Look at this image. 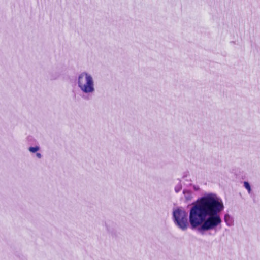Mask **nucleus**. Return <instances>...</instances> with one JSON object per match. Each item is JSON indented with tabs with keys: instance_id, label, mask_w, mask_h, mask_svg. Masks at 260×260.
I'll return each mask as SVG.
<instances>
[{
	"instance_id": "f257e3e1",
	"label": "nucleus",
	"mask_w": 260,
	"mask_h": 260,
	"mask_svg": "<svg viewBox=\"0 0 260 260\" xmlns=\"http://www.w3.org/2000/svg\"><path fill=\"white\" fill-rule=\"evenodd\" d=\"M224 206L222 199L214 193L198 199L189 212V223L201 233L216 229L222 223L220 214Z\"/></svg>"
},
{
	"instance_id": "f03ea898",
	"label": "nucleus",
	"mask_w": 260,
	"mask_h": 260,
	"mask_svg": "<svg viewBox=\"0 0 260 260\" xmlns=\"http://www.w3.org/2000/svg\"><path fill=\"white\" fill-rule=\"evenodd\" d=\"M76 84L84 99H89L95 92L94 77L88 72L83 71L77 75Z\"/></svg>"
},
{
	"instance_id": "7ed1b4c3",
	"label": "nucleus",
	"mask_w": 260,
	"mask_h": 260,
	"mask_svg": "<svg viewBox=\"0 0 260 260\" xmlns=\"http://www.w3.org/2000/svg\"><path fill=\"white\" fill-rule=\"evenodd\" d=\"M173 219L174 223L179 226V208L174 207L173 209Z\"/></svg>"
},
{
	"instance_id": "20e7f679",
	"label": "nucleus",
	"mask_w": 260,
	"mask_h": 260,
	"mask_svg": "<svg viewBox=\"0 0 260 260\" xmlns=\"http://www.w3.org/2000/svg\"><path fill=\"white\" fill-rule=\"evenodd\" d=\"M224 221H225L226 224L228 226H230L232 225H233V220H232V218H231V216L229 214H226L224 215Z\"/></svg>"
},
{
	"instance_id": "39448f33",
	"label": "nucleus",
	"mask_w": 260,
	"mask_h": 260,
	"mask_svg": "<svg viewBox=\"0 0 260 260\" xmlns=\"http://www.w3.org/2000/svg\"><path fill=\"white\" fill-rule=\"evenodd\" d=\"M183 194L186 201L190 200L192 198V193L189 190H184Z\"/></svg>"
},
{
	"instance_id": "423d86ee",
	"label": "nucleus",
	"mask_w": 260,
	"mask_h": 260,
	"mask_svg": "<svg viewBox=\"0 0 260 260\" xmlns=\"http://www.w3.org/2000/svg\"><path fill=\"white\" fill-rule=\"evenodd\" d=\"M188 226V223L187 220H183V219L181 220H180V228L183 230H185L187 228Z\"/></svg>"
},
{
	"instance_id": "0eeeda50",
	"label": "nucleus",
	"mask_w": 260,
	"mask_h": 260,
	"mask_svg": "<svg viewBox=\"0 0 260 260\" xmlns=\"http://www.w3.org/2000/svg\"><path fill=\"white\" fill-rule=\"evenodd\" d=\"M28 150L30 152L36 153L40 150V147L39 146L30 147Z\"/></svg>"
},
{
	"instance_id": "6e6552de",
	"label": "nucleus",
	"mask_w": 260,
	"mask_h": 260,
	"mask_svg": "<svg viewBox=\"0 0 260 260\" xmlns=\"http://www.w3.org/2000/svg\"><path fill=\"white\" fill-rule=\"evenodd\" d=\"M244 186L247 190L249 193H251V189L249 183L248 182L245 181L244 182Z\"/></svg>"
},
{
	"instance_id": "1a4fd4ad",
	"label": "nucleus",
	"mask_w": 260,
	"mask_h": 260,
	"mask_svg": "<svg viewBox=\"0 0 260 260\" xmlns=\"http://www.w3.org/2000/svg\"><path fill=\"white\" fill-rule=\"evenodd\" d=\"M36 156L38 158H41L42 157V155L41 154V153H36Z\"/></svg>"
},
{
	"instance_id": "9d476101",
	"label": "nucleus",
	"mask_w": 260,
	"mask_h": 260,
	"mask_svg": "<svg viewBox=\"0 0 260 260\" xmlns=\"http://www.w3.org/2000/svg\"><path fill=\"white\" fill-rule=\"evenodd\" d=\"M175 191H176V192H178V189H177V188H175Z\"/></svg>"
}]
</instances>
